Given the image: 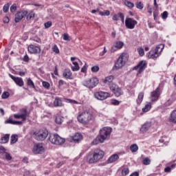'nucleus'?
Segmentation results:
<instances>
[{
	"label": "nucleus",
	"instance_id": "f257e3e1",
	"mask_svg": "<svg viewBox=\"0 0 176 176\" xmlns=\"http://www.w3.org/2000/svg\"><path fill=\"white\" fill-rule=\"evenodd\" d=\"M104 155V151L100 148H94L87 154L86 160L89 164H94V163H98V162L102 160Z\"/></svg>",
	"mask_w": 176,
	"mask_h": 176
},
{
	"label": "nucleus",
	"instance_id": "f03ea898",
	"mask_svg": "<svg viewBox=\"0 0 176 176\" xmlns=\"http://www.w3.org/2000/svg\"><path fill=\"white\" fill-rule=\"evenodd\" d=\"M111 134V127H104L100 129L99 135L94 139L92 142L91 145H98V144H102L104 140L109 137Z\"/></svg>",
	"mask_w": 176,
	"mask_h": 176
},
{
	"label": "nucleus",
	"instance_id": "7ed1b4c3",
	"mask_svg": "<svg viewBox=\"0 0 176 176\" xmlns=\"http://www.w3.org/2000/svg\"><path fill=\"white\" fill-rule=\"evenodd\" d=\"M49 135V131L46 128H43L38 131H36L33 133L34 138L36 141H45V138H47Z\"/></svg>",
	"mask_w": 176,
	"mask_h": 176
},
{
	"label": "nucleus",
	"instance_id": "20e7f679",
	"mask_svg": "<svg viewBox=\"0 0 176 176\" xmlns=\"http://www.w3.org/2000/svg\"><path fill=\"white\" fill-rule=\"evenodd\" d=\"M21 113L14 115V119H21L22 121H14V124H23V122L27 120V118L30 116V113L27 111V109H22L20 111Z\"/></svg>",
	"mask_w": 176,
	"mask_h": 176
},
{
	"label": "nucleus",
	"instance_id": "39448f33",
	"mask_svg": "<svg viewBox=\"0 0 176 176\" xmlns=\"http://www.w3.org/2000/svg\"><path fill=\"white\" fill-rule=\"evenodd\" d=\"M163 49H164V45L163 44H160L156 46L155 50H151L147 54L148 58H152L153 60H156L159 56H160V53L163 52Z\"/></svg>",
	"mask_w": 176,
	"mask_h": 176
},
{
	"label": "nucleus",
	"instance_id": "423d86ee",
	"mask_svg": "<svg viewBox=\"0 0 176 176\" xmlns=\"http://www.w3.org/2000/svg\"><path fill=\"white\" fill-rule=\"evenodd\" d=\"M91 119H93V115L88 111L82 112L77 116L78 122L82 124H87Z\"/></svg>",
	"mask_w": 176,
	"mask_h": 176
},
{
	"label": "nucleus",
	"instance_id": "0eeeda50",
	"mask_svg": "<svg viewBox=\"0 0 176 176\" xmlns=\"http://www.w3.org/2000/svg\"><path fill=\"white\" fill-rule=\"evenodd\" d=\"M127 60V54L122 53L118 58L117 61L115 63L114 67L112 69V71H115L116 69H120V68H123L126 65V60Z\"/></svg>",
	"mask_w": 176,
	"mask_h": 176
},
{
	"label": "nucleus",
	"instance_id": "6e6552de",
	"mask_svg": "<svg viewBox=\"0 0 176 176\" xmlns=\"http://www.w3.org/2000/svg\"><path fill=\"white\" fill-rule=\"evenodd\" d=\"M99 82L100 80H98V78L93 77L91 78L85 80L82 82V85L88 89H94V87H96L97 85H98Z\"/></svg>",
	"mask_w": 176,
	"mask_h": 176
},
{
	"label": "nucleus",
	"instance_id": "1a4fd4ad",
	"mask_svg": "<svg viewBox=\"0 0 176 176\" xmlns=\"http://www.w3.org/2000/svg\"><path fill=\"white\" fill-rule=\"evenodd\" d=\"M50 141L54 145H63L65 142V139L60 138L57 133L52 134L50 136Z\"/></svg>",
	"mask_w": 176,
	"mask_h": 176
},
{
	"label": "nucleus",
	"instance_id": "9d476101",
	"mask_svg": "<svg viewBox=\"0 0 176 176\" xmlns=\"http://www.w3.org/2000/svg\"><path fill=\"white\" fill-rule=\"evenodd\" d=\"M111 90L113 93L115 97H120L123 96V90L116 84L111 83Z\"/></svg>",
	"mask_w": 176,
	"mask_h": 176
},
{
	"label": "nucleus",
	"instance_id": "9b49d317",
	"mask_svg": "<svg viewBox=\"0 0 176 176\" xmlns=\"http://www.w3.org/2000/svg\"><path fill=\"white\" fill-rule=\"evenodd\" d=\"M137 24H138V22L132 18H127L125 20V27H126L128 30H134Z\"/></svg>",
	"mask_w": 176,
	"mask_h": 176
},
{
	"label": "nucleus",
	"instance_id": "f8f14e48",
	"mask_svg": "<svg viewBox=\"0 0 176 176\" xmlns=\"http://www.w3.org/2000/svg\"><path fill=\"white\" fill-rule=\"evenodd\" d=\"M32 152L34 155H42L45 152V147L41 143L36 144L33 146Z\"/></svg>",
	"mask_w": 176,
	"mask_h": 176
},
{
	"label": "nucleus",
	"instance_id": "ddd939ff",
	"mask_svg": "<svg viewBox=\"0 0 176 176\" xmlns=\"http://www.w3.org/2000/svg\"><path fill=\"white\" fill-rule=\"evenodd\" d=\"M28 14V11L27 10H21V11H17V12L15 14V19L14 21L15 23H20Z\"/></svg>",
	"mask_w": 176,
	"mask_h": 176
},
{
	"label": "nucleus",
	"instance_id": "4468645a",
	"mask_svg": "<svg viewBox=\"0 0 176 176\" xmlns=\"http://www.w3.org/2000/svg\"><path fill=\"white\" fill-rule=\"evenodd\" d=\"M110 96L111 94H109V93L104 92L102 91L94 93L95 98H96L97 100H100L101 101H102L103 100H107V98H108V97H109Z\"/></svg>",
	"mask_w": 176,
	"mask_h": 176
},
{
	"label": "nucleus",
	"instance_id": "2eb2a0df",
	"mask_svg": "<svg viewBox=\"0 0 176 176\" xmlns=\"http://www.w3.org/2000/svg\"><path fill=\"white\" fill-rule=\"evenodd\" d=\"M159 97H160V87H158L151 93L150 100L152 102H156Z\"/></svg>",
	"mask_w": 176,
	"mask_h": 176
},
{
	"label": "nucleus",
	"instance_id": "dca6fc26",
	"mask_svg": "<svg viewBox=\"0 0 176 176\" xmlns=\"http://www.w3.org/2000/svg\"><path fill=\"white\" fill-rule=\"evenodd\" d=\"M146 67V62H145V60H141L138 64V65L133 67V71H137V69H139L138 72V75H140V74L144 72Z\"/></svg>",
	"mask_w": 176,
	"mask_h": 176
},
{
	"label": "nucleus",
	"instance_id": "f3484780",
	"mask_svg": "<svg viewBox=\"0 0 176 176\" xmlns=\"http://www.w3.org/2000/svg\"><path fill=\"white\" fill-rule=\"evenodd\" d=\"M28 50L30 54H39L41 53V46L31 44L28 47Z\"/></svg>",
	"mask_w": 176,
	"mask_h": 176
},
{
	"label": "nucleus",
	"instance_id": "a211bd4d",
	"mask_svg": "<svg viewBox=\"0 0 176 176\" xmlns=\"http://www.w3.org/2000/svg\"><path fill=\"white\" fill-rule=\"evenodd\" d=\"M9 76L12 79V80H14V83H16L17 86H19V87H23V86H24V80H23L22 78L16 77L12 74H9Z\"/></svg>",
	"mask_w": 176,
	"mask_h": 176
},
{
	"label": "nucleus",
	"instance_id": "6ab92c4d",
	"mask_svg": "<svg viewBox=\"0 0 176 176\" xmlns=\"http://www.w3.org/2000/svg\"><path fill=\"white\" fill-rule=\"evenodd\" d=\"M151 127H152V122H146L142 125L140 131L142 134H145Z\"/></svg>",
	"mask_w": 176,
	"mask_h": 176
},
{
	"label": "nucleus",
	"instance_id": "aec40b11",
	"mask_svg": "<svg viewBox=\"0 0 176 176\" xmlns=\"http://www.w3.org/2000/svg\"><path fill=\"white\" fill-rule=\"evenodd\" d=\"M63 78L65 79H69L70 80H72L74 79V75L72 74V72H71L69 69H65L63 74Z\"/></svg>",
	"mask_w": 176,
	"mask_h": 176
},
{
	"label": "nucleus",
	"instance_id": "412c9836",
	"mask_svg": "<svg viewBox=\"0 0 176 176\" xmlns=\"http://www.w3.org/2000/svg\"><path fill=\"white\" fill-rule=\"evenodd\" d=\"M124 45V43H123V41L116 42V44L111 49V53H113V52H116V50H119V49H122Z\"/></svg>",
	"mask_w": 176,
	"mask_h": 176
},
{
	"label": "nucleus",
	"instance_id": "4be33fe9",
	"mask_svg": "<svg viewBox=\"0 0 176 176\" xmlns=\"http://www.w3.org/2000/svg\"><path fill=\"white\" fill-rule=\"evenodd\" d=\"M75 60H78V61H80V60L75 57L71 58V61H72L73 65H74V66H72V70L74 72L79 71V69H80L79 64L78 63V62H75Z\"/></svg>",
	"mask_w": 176,
	"mask_h": 176
},
{
	"label": "nucleus",
	"instance_id": "5701e85b",
	"mask_svg": "<svg viewBox=\"0 0 176 176\" xmlns=\"http://www.w3.org/2000/svg\"><path fill=\"white\" fill-rule=\"evenodd\" d=\"M53 105L56 108L64 107V104H63V100L61 99V98L56 97L53 102Z\"/></svg>",
	"mask_w": 176,
	"mask_h": 176
},
{
	"label": "nucleus",
	"instance_id": "b1692460",
	"mask_svg": "<svg viewBox=\"0 0 176 176\" xmlns=\"http://www.w3.org/2000/svg\"><path fill=\"white\" fill-rule=\"evenodd\" d=\"M113 20H114V21H119V20H121L122 23H124V15L122 12L116 14L113 16Z\"/></svg>",
	"mask_w": 176,
	"mask_h": 176
},
{
	"label": "nucleus",
	"instance_id": "393cba45",
	"mask_svg": "<svg viewBox=\"0 0 176 176\" xmlns=\"http://www.w3.org/2000/svg\"><path fill=\"white\" fill-rule=\"evenodd\" d=\"M82 140H83V135H82L80 133H75V135L72 137L73 142H79L80 141H82Z\"/></svg>",
	"mask_w": 176,
	"mask_h": 176
},
{
	"label": "nucleus",
	"instance_id": "a878e982",
	"mask_svg": "<svg viewBox=\"0 0 176 176\" xmlns=\"http://www.w3.org/2000/svg\"><path fill=\"white\" fill-rule=\"evenodd\" d=\"M9 138H10V134H6L1 139V144H8L9 142Z\"/></svg>",
	"mask_w": 176,
	"mask_h": 176
},
{
	"label": "nucleus",
	"instance_id": "bb28decb",
	"mask_svg": "<svg viewBox=\"0 0 176 176\" xmlns=\"http://www.w3.org/2000/svg\"><path fill=\"white\" fill-rule=\"evenodd\" d=\"M142 100H144V92H140L136 100L137 104L140 105L141 102H142Z\"/></svg>",
	"mask_w": 176,
	"mask_h": 176
},
{
	"label": "nucleus",
	"instance_id": "cd10ccee",
	"mask_svg": "<svg viewBox=\"0 0 176 176\" xmlns=\"http://www.w3.org/2000/svg\"><path fill=\"white\" fill-rule=\"evenodd\" d=\"M63 117L60 115H56L55 118V122L56 124H61L64 120H63Z\"/></svg>",
	"mask_w": 176,
	"mask_h": 176
},
{
	"label": "nucleus",
	"instance_id": "c85d7f7f",
	"mask_svg": "<svg viewBox=\"0 0 176 176\" xmlns=\"http://www.w3.org/2000/svg\"><path fill=\"white\" fill-rule=\"evenodd\" d=\"M17 141H19V136L17 135H12L10 140L11 145L16 144Z\"/></svg>",
	"mask_w": 176,
	"mask_h": 176
},
{
	"label": "nucleus",
	"instance_id": "c756f323",
	"mask_svg": "<svg viewBox=\"0 0 176 176\" xmlns=\"http://www.w3.org/2000/svg\"><path fill=\"white\" fill-rule=\"evenodd\" d=\"M119 160V155L118 154H113L111 156V163H115Z\"/></svg>",
	"mask_w": 176,
	"mask_h": 176
},
{
	"label": "nucleus",
	"instance_id": "7c9ffc66",
	"mask_svg": "<svg viewBox=\"0 0 176 176\" xmlns=\"http://www.w3.org/2000/svg\"><path fill=\"white\" fill-rule=\"evenodd\" d=\"M34 17H35V12H34V11H30L29 13L28 12L26 15L27 20H31V19H34Z\"/></svg>",
	"mask_w": 176,
	"mask_h": 176
},
{
	"label": "nucleus",
	"instance_id": "2f4dec72",
	"mask_svg": "<svg viewBox=\"0 0 176 176\" xmlns=\"http://www.w3.org/2000/svg\"><path fill=\"white\" fill-rule=\"evenodd\" d=\"M129 173H130L129 168L125 167L122 169L121 174L122 176L128 175Z\"/></svg>",
	"mask_w": 176,
	"mask_h": 176
},
{
	"label": "nucleus",
	"instance_id": "473e14b6",
	"mask_svg": "<svg viewBox=\"0 0 176 176\" xmlns=\"http://www.w3.org/2000/svg\"><path fill=\"white\" fill-rule=\"evenodd\" d=\"M124 5H126L129 9H133V8H134V3H131V1L124 0Z\"/></svg>",
	"mask_w": 176,
	"mask_h": 176
},
{
	"label": "nucleus",
	"instance_id": "72a5a7b5",
	"mask_svg": "<svg viewBox=\"0 0 176 176\" xmlns=\"http://www.w3.org/2000/svg\"><path fill=\"white\" fill-rule=\"evenodd\" d=\"M27 85L29 87H32V89H35V85L34 84V81L31 80V78H28L27 80Z\"/></svg>",
	"mask_w": 176,
	"mask_h": 176
},
{
	"label": "nucleus",
	"instance_id": "f704fd0d",
	"mask_svg": "<svg viewBox=\"0 0 176 176\" xmlns=\"http://www.w3.org/2000/svg\"><path fill=\"white\" fill-rule=\"evenodd\" d=\"M131 151L132 153H134L138 151V145L137 144H132L130 147Z\"/></svg>",
	"mask_w": 176,
	"mask_h": 176
},
{
	"label": "nucleus",
	"instance_id": "c9c22d12",
	"mask_svg": "<svg viewBox=\"0 0 176 176\" xmlns=\"http://www.w3.org/2000/svg\"><path fill=\"white\" fill-rule=\"evenodd\" d=\"M42 85L44 89H46V90H49V89H50V83H49L47 81H43Z\"/></svg>",
	"mask_w": 176,
	"mask_h": 176
},
{
	"label": "nucleus",
	"instance_id": "e433bc0d",
	"mask_svg": "<svg viewBox=\"0 0 176 176\" xmlns=\"http://www.w3.org/2000/svg\"><path fill=\"white\" fill-rule=\"evenodd\" d=\"M9 8H10V4L9 3H6L3 7V12L8 13V12H9Z\"/></svg>",
	"mask_w": 176,
	"mask_h": 176
},
{
	"label": "nucleus",
	"instance_id": "4c0bfd02",
	"mask_svg": "<svg viewBox=\"0 0 176 176\" xmlns=\"http://www.w3.org/2000/svg\"><path fill=\"white\" fill-rule=\"evenodd\" d=\"M152 107V105L148 103L145 105V107L142 109L143 112H148V111L151 110V108Z\"/></svg>",
	"mask_w": 176,
	"mask_h": 176
},
{
	"label": "nucleus",
	"instance_id": "58836bf2",
	"mask_svg": "<svg viewBox=\"0 0 176 176\" xmlns=\"http://www.w3.org/2000/svg\"><path fill=\"white\" fill-rule=\"evenodd\" d=\"M99 14L100 16H109L111 14V12L109 10H104V11H99Z\"/></svg>",
	"mask_w": 176,
	"mask_h": 176
},
{
	"label": "nucleus",
	"instance_id": "ea45409f",
	"mask_svg": "<svg viewBox=\"0 0 176 176\" xmlns=\"http://www.w3.org/2000/svg\"><path fill=\"white\" fill-rule=\"evenodd\" d=\"M10 96V94H9L8 91H4L1 95V98H3V100H6V98H9Z\"/></svg>",
	"mask_w": 176,
	"mask_h": 176
},
{
	"label": "nucleus",
	"instance_id": "a19ab883",
	"mask_svg": "<svg viewBox=\"0 0 176 176\" xmlns=\"http://www.w3.org/2000/svg\"><path fill=\"white\" fill-rule=\"evenodd\" d=\"M52 52H54L55 54H60V50H58V47H57V45H54L52 47Z\"/></svg>",
	"mask_w": 176,
	"mask_h": 176
},
{
	"label": "nucleus",
	"instance_id": "79ce46f5",
	"mask_svg": "<svg viewBox=\"0 0 176 176\" xmlns=\"http://www.w3.org/2000/svg\"><path fill=\"white\" fill-rule=\"evenodd\" d=\"M142 163L144 166H149L151 164V159L146 157L142 160Z\"/></svg>",
	"mask_w": 176,
	"mask_h": 176
},
{
	"label": "nucleus",
	"instance_id": "37998d69",
	"mask_svg": "<svg viewBox=\"0 0 176 176\" xmlns=\"http://www.w3.org/2000/svg\"><path fill=\"white\" fill-rule=\"evenodd\" d=\"M64 85H67V82L65 81H64L63 80H58V89H61V87H63Z\"/></svg>",
	"mask_w": 176,
	"mask_h": 176
},
{
	"label": "nucleus",
	"instance_id": "c03bdc74",
	"mask_svg": "<svg viewBox=\"0 0 176 176\" xmlns=\"http://www.w3.org/2000/svg\"><path fill=\"white\" fill-rule=\"evenodd\" d=\"M10 10L11 13L16 12V10H17V5L16 3L12 4L10 8Z\"/></svg>",
	"mask_w": 176,
	"mask_h": 176
},
{
	"label": "nucleus",
	"instance_id": "a18cd8bd",
	"mask_svg": "<svg viewBox=\"0 0 176 176\" xmlns=\"http://www.w3.org/2000/svg\"><path fill=\"white\" fill-rule=\"evenodd\" d=\"M135 6L137 9H140V10H142V9H144V4H142V2H137L135 3Z\"/></svg>",
	"mask_w": 176,
	"mask_h": 176
},
{
	"label": "nucleus",
	"instance_id": "49530a36",
	"mask_svg": "<svg viewBox=\"0 0 176 176\" xmlns=\"http://www.w3.org/2000/svg\"><path fill=\"white\" fill-rule=\"evenodd\" d=\"M120 101L116 100V99H111V104L112 105H116V106H118V105H120Z\"/></svg>",
	"mask_w": 176,
	"mask_h": 176
},
{
	"label": "nucleus",
	"instance_id": "de8ad7c7",
	"mask_svg": "<svg viewBox=\"0 0 176 176\" xmlns=\"http://www.w3.org/2000/svg\"><path fill=\"white\" fill-rule=\"evenodd\" d=\"M5 157H6V160L9 162L10 160H12V155H10V154H9V153L5 151Z\"/></svg>",
	"mask_w": 176,
	"mask_h": 176
},
{
	"label": "nucleus",
	"instance_id": "09e8293b",
	"mask_svg": "<svg viewBox=\"0 0 176 176\" xmlns=\"http://www.w3.org/2000/svg\"><path fill=\"white\" fill-rule=\"evenodd\" d=\"M111 76L106 77L104 80H103V83H104V85H109V83L111 82Z\"/></svg>",
	"mask_w": 176,
	"mask_h": 176
},
{
	"label": "nucleus",
	"instance_id": "8fccbe9b",
	"mask_svg": "<svg viewBox=\"0 0 176 176\" xmlns=\"http://www.w3.org/2000/svg\"><path fill=\"white\" fill-rule=\"evenodd\" d=\"M138 52L141 57H142V56L145 54V52L144 51V48L142 47L138 48Z\"/></svg>",
	"mask_w": 176,
	"mask_h": 176
},
{
	"label": "nucleus",
	"instance_id": "3c124183",
	"mask_svg": "<svg viewBox=\"0 0 176 176\" xmlns=\"http://www.w3.org/2000/svg\"><path fill=\"white\" fill-rule=\"evenodd\" d=\"M52 25H53V23H52L50 21H48L44 23L45 28H50Z\"/></svg>",
	"mask_w": 176,
	"mask_h": 176
},
{
	"label": "nucleus",
	"instance_id": "603ef678",
	"mask_svg": "<svg viewBox=\"0 0 176 176\" xmlns=\"http://www.w3.org/2000/svg\"><path fill=\"white\" fill-rule=\"evenodd\" d=\"M91 70L92 72H98V71H100V67L95 65L91 67Z\"/></svg>",
	"mask_w": 176,
	"mask_h": 176
},
{
	"label": "nucleus",
	"instance_id": "864d4df0",
	"mask_svg": "<svg viewBox=\"0 0 176 176\" xmlns=\"http://www.w3.org/2000/svg\"><path fill=\"white\" fill-rule=\"evenodd\" d=\"M167 17H168V12L167 11H164L162 14V19H163L164 20H166V19H167Z\"/></svg>",
	"mask_w": 176,
	"mask_h": 176
},
{
	"label": "nucleus",
	"instance_id": "5fc2aeb1",
	"mask_svg": "<svg viewBox=\"0 0 176 176\" xmlns=\"http://www.w3.org/2000/svg\"><path fill=\"white\" fill-rule=\"evenodd\" d=\"M3 21L5 24H8V23H9V21H10V19H9V16H5L3 19Z\"/></svg>",
	"mask_w": 176,
	"mask_h": 176
},
{
	"label": "nucleus",
	"instance_id": "6e6d98bb",
	"mask_svg": "<svg viewBox=\"0 0 176 176\" xmlns=\"http://www.w3.org/2000/svg\"><path fill=\"white\" fill-rule=\"evenodd\" d=\"M63 40L64 41H69V36L68 35V34H63Z\"/></svg>",
	"mask_w": 176,
	"mask_h": 176
},
{
	"label": "nucleus",
	"instance_id": "4d7b16f0",
	"mask_svg": "<svg viewBox=\"0 0 176 176\" xmlns=\"http://www.w3.org/2000/svg\"><path fill=\"white\" fill-rule=\"evenodd\" d=\"M23 61L25 63H28L30 61V57H28V55L25 54L23 57Z\"/></svg>",
	"mask_w": 176,
	"mask_h": 176
},
{
	"label": "nucleus",
	"instance_id": "13d9d810",
	"mask_svg": "<svg viewBox=\"0 0 176 176\" xmlns=\"http://www.w3.org/2000/svg\"><path fill=\"white\" fill-rule=\"evenodd\" d=\"M6 123H9L10 124H14V120L9 119L6 121Z\"/></svg>",
	"mask_w": 176,
	"mask_h": 176
},
{
	"label": "nucleus",
	"instance_id": "bf43d9fd",
	"mask_svg": "<svg viewBox=\"0 0 176 176\" xmlns=\"http://www.w3.org/2000/svg\"><path fill=\"white\" fill-rule=\"evenodd\" d=\"M6 152V148L3 146H0V154Z\"/></svg>",
	"mask_w": 176,
	"mask_h": 176
},
{
	"label": "nucleus",
	"instance_id": "052dcab7",
	"mask_svg": "<svg viewBox=\"0 0 176 176\" xmlns=\"http://www.w3.org/2000/svg\"><path fill=\"white\" fill-rule=\"evenodd\" d=\"M165 173H171V168L170 166H167L164 168Z\"/></svg>",
	"mask_w": 176,
	"mask_h": 176
},
{
	"label": "nucleus",
	"instance_id": "680f3d73",
	"mask_svg": "<svg viewBox=\"0 0 176 176\" xmlns=\"http://www.w3.org/2000/svg\"><path fill=\"white\" fill-rule=\"evenodd\" d=\"M86 71H87V67H86V65H84L82 68H81V72H82L83 74H85L86 72Z\"/></svg>",
	"mask_w": 176,
	"mask_h": 176
},
{
	"label": "nucleus",
	"instance_id": "e2e57ef3",
	"mask_svg": "<svg viewBox=\"0 0 176 176\" xmlns=\"http://www.w3.org/2000/svg\"><path fill=\"white\" fill-rule=\"evenodd\" d=\"M111 123L113 124H118V120H116V118H113L111 119Z\"/></svg>",
	"mask_w": 176,
	"mask_h": 176
},
{
	"label": "nucleus",
	"instance_id": "0e129e2a",
	"mask_svg": "<svg viewBox=\"0 0 176 176\" xmlns=\"http://www.w3.org/2000/svg\"><path fill=\"white\" fill-rule=\"evenodd\" d=\"M129 176H140V173L138 172H133Z\"/></svg>",
	"mask_w": 176,
	"mask_h": 176
},
{
	"label": "nucleus",
	"instance_id": "69168bd1",
	"mask_svg": "<svg viewBox=\"0 0 176 176\" xmlns=\"http://www.w3.org/2000/svg\"><path fill=\"white\" fill-rule=\"evenodd\" d=\"M107 53V50L105 49V47H104V50L100 53V56H104Z\"/></svg>",
	"mask_w": 176,
	"mask_h": 176
},
{
	"label": "nucleus",
	"instance_id": "338daca9",
	"mask_svg": "<svg viewBox=\"0 0 176 176\" xmlns=\"http://www.w3.org/2000/svg\"><path fill=\"white\" fill-rule=\"evenodd\" d=\"M33 41H34V42H36L37 43H41V38H34Z\"/></svg>",
	"mask_w": 176,
	"mask_h": 176
},
{
	"label": "nucleus",
	"instance_id": "774afa93",
	"mask_svg": "<svg viewBox=\"0 0 176 176\" xmlns=\"http://www.w3.org/2000/svg\"><path fill=\"white\" fill-rule=\"evenodd\" d=\"M19 75L20 76H25V72H19Z\"/></svg>",
	"mask_w": 176,
	"mask_h": 176
}]
</instances>
